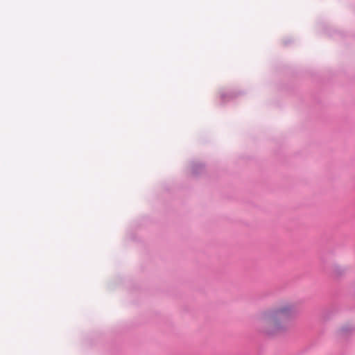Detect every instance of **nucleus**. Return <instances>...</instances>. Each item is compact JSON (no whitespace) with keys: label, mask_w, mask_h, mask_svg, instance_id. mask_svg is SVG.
I'll list each match as a JSON object with an SVG mask.
<instances>
[{"label":"nucleus","mask_w":355,"mask_h":355,"mask_svg":"<svg viewBox=\"0 0 355 355\" xmlns=\"http://www.w3.org/2000/svg\"><path fill=\"white\" fill-rule=\"evenodd\" d=\"M294 312L291 304H282L262 311L257 317V326L267 336H276L288 331Z\"/></svg>","instance_id":"nucleus-1"}]
</instances>
